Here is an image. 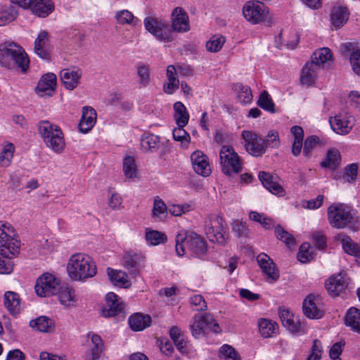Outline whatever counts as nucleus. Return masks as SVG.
Returning a JSON list of instances; mask_svg holds the SVG:
<instances>
[{"label": "nucleus", "instance_id": "obj_36", "mask_svg": "<svg viewBox=\"0 0 360 360\" xmlns=\"http://www.w3.org/2000/svg\"><path fill=\"white\" fill-rule=\"evenodd\" d=\"M258 328L261 335L267 338L277 333L278 326L275 321L270 319H260L258 321Z\"/></svg>", "mask_w": 360, "mask_h": 360}, {"label": "nucleus", "instance_id": "obj_43", "mask_svg": "<svg viewBox=\"0 0 360 360\" xmlns=\"http://www.w3.org/2000/svg\"><path fill=\"white\" fill-rule=\"evenodd\" d=\"M13 42H5L0 44V65L11 69V53Z\"/></svg>", "mask_w": 360, "mask_h": 360}, {"label": "nucleus", "instance_id": "obj_6", "mask_svg": "<svg viewBox=\"0 0 360 360\" xmlns=\"http://www.w3.org/2000/svg\"><path fill=\"white\" fill-rule=\"evenodd\" d=\"M244 18L252 25H257L270 20L268 8L261 2L247 1L242 8Z\"/></svg>", "mask_w": 360, "mask_h": 360}, {"label": "nucleus", "instance_id": "obj_56", "mask_svg": "<svg viewBox=\"0 0 360 360\" xmlns=\"http://www.w3.org/2000/svg\"><path fill=\"white\" fill-rule=\"evenodd\" d=\"M225 43V38L219 35H214L207 41L206 49L210 52H217Z\"/></svg>", "mask_w": 360, "mask_h": 360}, {"label": "nucleus", "instance_id": "obj_13", "mask_svg": "<svg viewBox=\"0 0 360 360\" xmlns=\"http://www.w3.org/2000/svg\"><path fill=\"white\" fill-rule=\"evenodd\" d=\"M347 286L346 275L342 273L330 276L325 283L326 289L333 297L345 295Z\"/></svg>", "mask_w": 360, "mask_h": 360}, {"label": "nucleus", "instance_id": "obj_4", "mask_svg": "<svg viewBox=\"0 0 360 360\" xmlns=\"http://www.w3.org/2000/svg\"><path fill=\"white\" fill-rule=\"evenodd\" d=\"M20 248V241L13 226L7 221H0V250L5 255H15Z\"/></svg>", "mask_w": 360, "mask_h": 360}, {"label": "nucleus", "instance_id": "obj_52", "mask_svg": "<svg viewBox=\"0 0 360 360\" xmlns=\"http://www.w3.org/2000/svg\"><path fill=\"white\" fill-rule=\"evenodd\" d=\"M185 127H178L173 130V138L181 143L182 148H187L191 140L190 135L184 129Z\"/></svg>", "mask_w": 360, "mask_h": 360}, {"label": "nucleus", "instance_id": "obj_61", "mask_svg": "<svg viewBox=\"0 0 360 360\" xmlns=\"http://www.w3.org/2000/svg\"><path fill=\"white\" fill-rule=\"evenodd\" d=\"M265 143V149L267 147L278 148L280 145V140L278 131L271 130L264 139Z\"/></svg>", "mask_w": 360, "mask_h": 360}, {"label": "nucleus", "instance_id": "obj_2", "mask_svg": "<svg viewBox=\"0 0 360 360\" xmlns=\"http://www.w3.org/2000/svg\"><path fill=\"white\" fill-rule=\"evenodd\" d=\"M176 252L182 257L190 252L196 257H203L207 252V245L204 239L193 232L181 231L176 236Z\"/></svg>", "mask_w": 360, "mask_h": 360}, {"label": "nucleus", "instance_id": "obj_21", "mask_svg": "<svg viewBox=\"0 0 360 360\" xmlns=\"http://www.w3.org/2000/svg\"><path fill=\"white\" fill-rule=\"evenodd\" d=\"M106 303L101 310L104 317L115 316L124 309V304L119 301V297L114 292H108L105 297Z\"/></svg>", "mask_w": 360, "mask_h": 360}, {"label": "nucleus", "instance_id": "obj_29", "mask_svg": "<svg viewBox=\"0 0 360 360\" xmlns=\"http://www.w3.org/2000/svg\"><path fill=\"white\" fill-rule=\"evenodd\" d=\"M344 323L352 332L360 334V309L354 307L348 309L344 317Z\"/></svg>", "mask_w": 360, "mask_h": 360}, {"label": "nucleus", "instance_id": "obj_24", "mask_svg": "<svg viewBox=\"0 0 360 360\" xmlns=\"http://www.w3.org/2000/svg\"><path fill=\"white\" fill-rule=\"evenodd\" d=\"M311 62L318 68H329L334 61L331 50L328 47H322L315 50L311 57Z\"/></svg>", "mask_w": 360, "mask_h": 360}, {"label": "nucleus", "instance_id": "obj_32", "mask_svg": "<svg viewBox=\"0 0 360 360\" xmlns=\"http://www.w3.org/2000/svg\"><path fill=\"white\" fill-rule=\"evenodd\" d=\"M151 318L149 315H143L140 313L134 314L129 319V324L131 330L141 331L150 326Z\"/></svg>", "mask_w": 360, "mask_h": 360}, {"label": "nucleus", "instance_id": "obj_3", "mask_svg": "<svg viewBox=\"0 0 360 360\" xmlns=\"http://www.w3.org/2000/svg\"><path fill=\"white\" fill-rule=\"evenodd\" d=\"M38 129L47 147L55 152H60L64 149V135L59 126L49 121L42 120L38 124Z\"/></svg>", "mask_w": 360, "mask_h": 360}, {"label": "nucleus", "instance_id": "obj_64", "mask_svg": "<svg viewBox=\"0 0 360 360\" xmlns=\"http://www.w3.org/2000/svg\"><path fill=\"white\" fill-rule=\"evenodd\" d=\"M347 102L352 107L360 110V92L351 91L347 96Z\"/></svg>", "mask_w": 360, "mask_h": 360}, {"label": "nucleus", "instance_id": "obj_30", "mask_svg": "<svg viewBox=\"0 0 360 360\" xmlns=\"http://www.w3.org/2000/svg\"><path fill=\"white\" fill-rule=\"evenodd\" d=\"M258 176L262 185L269 192L279 196H283L285 195L283 188L279 184L273 181V176L269 173L266 172H259Z\"/></svg>", "mask_w": 360, "mask_h": 360}, {"label": "nucleus", "instance_id": "obj_42", "mask_svg": "<svg viewBox=\"0 0 360 360\" xmlns=\"http://www.w3.org/2000/svg\"><path fill=\"white\" fill-rule=\"evenodd\" d=\"M160 138L153 134H150L142 137L141 147L145 151L155 152L160 146Z\"/></svg>", "mask_w": 360, "mask_h": 360}, {"label": "nucleus", "instance_id": "obj_58", "mask_svg": "<svg viewBox=\"0 0 360 360\" xmlns=\"http://www.w3.org/2000/svg\"><path fill=\"white\" fill-rule=\"evenodd\" d=\"M349 62L353 72L360 76V49L351 52Z\"/></svg>", "mask_w": 360, "mask_h": 360}, {"label": "nucleus", "instance_id": "obj_37", "mask_svg": "<svg viewBox=\"0 0 360 360\" xmlns=\"http://www.w3.org/2000/svg\"><path fill=\"white\" fill-rule=\"evenodd\" d=\"M29 325L31 328L43 333H50L54 328L53 321L45 316L31 320Z\"/></svg>", "mask_w": 360, "mask_h": 360}, {"label": "nucleus", "instance_id": "obj_16", "mask_svg": "<svg viewBox=\"0 0 360 360\" xmlns=\"http://www.w3.org/2000/svg\"><path fill=\"white\" fill-rule=\"evenodd\" d=\"M257 261L268 282L273 283L279 278V271L269 256L260 253L257 257Z\"/></svg>", "mask_w": 360, "mask_h": 360}, {"label": "nucleus", "instance_id": "obj_48", "mask_svg": "<svg viewBox=\"0 0 360 360\" xmlns=\"http://www.w3.org/2000/svg\"><path fill=\"white\" fill-rule=\"evenodd\" d=\"M192 166L196 174L207 177L211 174V167L206 159H191Z\"/></svg>", "mask_w": 360, "mask_h": 360}, {"label": "nucleus", "instance_id": "obj_26", "mask_svg": "<svg viewBox=\"0 0 360 360\" xmlns=\"http://www.w3.org/2000/svg\"><path fill=\"white\" fill-rule=\"evenodd\" d=\"M143 262L144 257L142 255L133 251L125 252L122 258V265L131 274L134 275L138 274Z\"/></svg>", "mask_w": 360, "mask_h": 360}, {"label": "nucleus", "instance_id": "obj_8", "mask_svg": "<svg viewBox=\"0 0 360 360\" xmlns=\"http://www.w3.org/2000/svg\"><path fill=\"white\" fill-rule=\"evenodd\" d=\"M328 219L331 226L343 229L353 221L351 209L344 204H333L328 209Z\"/></svg>", "mask_w": 360, "mask_h": 360}, {"label": "nucleus", "instance_id": "obj_57", "mask_svg": "<svg viewBox=\"0 0 360 360\" xmlns=\"http://www.w3.org/2000/svg\"><path fill=\"white\" fill-rule=\"evenodd\" d=\"M275 234L277 238L284 242L288 247H292L295 245V238L288 232L285 231L282 226H277L275 229Z\"/></svg>", "mask_w": 360, "mask_h": 360}, {"label": "nucleus", "instance_id": "obj_14", "mask_svg": "<svg viewBox=\"0 0 360 360\" xmlns=\"http://www.w3.org/2000/svg\"><path fill=\"white\" fill-rule=\"evenodd\" d=\"M56 84L57 78L55 74H45L39 80L35 92L41 98L51 97L56 92Z\"/></svg>", "mask_w": 360, "mask_h": 360}, {"label": "nucleus", "instance_id": "obj_47", "mask_svg": "<svg viewBox=\"0 0 360 360\" xmlns=\"http://www.w3.org/2000/svg\"><path fill=\"white\" fill-rule=\"evenodd\" d=\"M115 18L118 23L121 25H129L136 26L139 20L134 17L133 13L128 10H122L116 13Z\"/></svg>", "mask_w": 360, "mask_h": 360}, {"label": "nucleus", "instance_id": "obj_11", "mask_svg": "<svg viewBox=\"0 0 360 360\" xmlns=\"http://www.w3.org/2000/svg\"><path fill=\"white\" fill-rule=\"evenodd\" d=\"M60 281L53 275L45 273L39 276L35 284V291L39 297H49L59 290Z\"/></svg>", "mask_w": 360, "mask_h": 360}, {"label": "nucleus", "instance_id": "obj_39", "mask_svg": "<svg viewBox=\"0 0 360 360\" xmlns=\"http://www.w3.org/2000/svg\"><path fill=\"white\" fill-rule=\"evenodd\" d=\"M290 133L293 136L292 153L293 155L297 156L303 146L304 131L300 126H293L290 128Z\"/></svg>", "mask_w": 360, "mask_h": 360}, {"label": "nucleus", "instance_id": "obj_19", "mask_svg": "<svg viewBox=\"0 0 360 360\" xmlns=\"http://www.w3.org/2000/svg\"><path fill=\"white\" fill-rule=\"evenodd\" d=\"M320 297L309 295L302 303L303 312L306 316L312 319H319L323 316V311L319 306Z\"/></svg>", "mask_w": 360, "mask_h": 360}, {"label": "nucleus", "instance_id": "obj_50", "mask_svg": "<svg viewBox=\"0 0 360 360\" xmlns=\"http://www.w3.org/2000/svg\"><path fill=\"white\" fill-rule=\"evenodd\" d=\"M168 212V207L165 202L158 196H156L153 200L152 209V215L153 217L162 219Z\"/></svg>", "mask_w": 360, "mask_h": 360}, {"label": "nucleus", "instance_id": "obj_23", "mask_svg": "<svg viewBox=\"0 0 360 360\" xmlns=\"http://www.w3.org/2000/svg\"><path fill=\"white\" fill-rule=\"evenodd\" d=\"M30 3L29 10L38 18H44L48 17L55 9L53 0H31Z\"/></svg>", "mask_w": 360, "mask_h": 360}, {"label": "nucleus", "instance_id": "obj_7", "mask_svg": "<svg viewBox=\"0 0 360 360\" xmlns=\"http://www.w3.org/2000/svg\"><path fill=\"white\" fill-rule=\"evenodd\" d=\"M189 328L195 338L203 336L207 330H211L215 333L221 331L219 324L210 314H195L190 322Z\"/></svg>", "mask_w": 360, "mask_h": 360}, {"label": "nucleus", "instance_id": "obj_34", "mask_svg": "<svg viewBox=\"0 0 360 360\" xmlns=\"http://www.w3.org/2000/svg\"><path fill=\"white\" fill-rule=\"evenodd\" d=\"M4 305L11 314H16L20 310V299L18 293L7 291L4 294Z\"/></svg>", "mask_w": 360, "mask_h": 360}, {"label": "nucleus", "instance_id": "obj_31", "mask_svg": "<svg viewBox=\"0 0 360 360\" xmlns=\"http://www.w3.org/2000/svg\"><path fill=\"white\" fill-rule=\"evenodd\" d=\"M174 120L178 127H186L189 121L190 115L184 104L180 101L175 102L173 105Z\"/></svg>", "mask_w": 360, "mask_h": 360}, {"label": "nucleus", "instance_id": "obj_20", "mask_svg": "<svg viewBox=\"0 0 360 360\" xmlns=\"http://www.w3.org/2000/svg\"><path fill=\"white\" fill-rule=\"evenodd\" d=\"M279 316L283 326L292 333H304L303 325L288 309H280Z\"/></svg>", "mask_w": 360, "mask_h": 360}, {"label": "nucleus", "instance_id": "obj_54", "mask_svg": "<svg viewBox=\"0 0 360 360\" xmlns=\"http://www.w3.org/2000/svg\"><path fill=\"white\" fill-rule=\"evenodd\" d=\"M257 104L260 108H262L264 110H266L270 112H275V105L272 101V98L271 96L268 94V92L266 91H264L259 95V98L257 101Z\"/></svg>", "mask_w": 360, "mask_h": 360}, {"label": "nucleus", "instance_id": "obj_46", "mask_svg": "<svg viewBox=\"0 0 360 360\" xmlns=\"http://www.w3.org/2000/svg\"><path fill=\"white\" fill-rule=\"evenodd\" d=\"M18 15V12L12 6H1L0 7V26L13 21Z\"/></svg>", "mask_w": 360, "mask_h": 360}, {"label": "nucleus", "instance_id": "obj_49", "mask_svg": "<svg viewBox=\"0 0 360 360\" xmlns=\"http://www.w3.org/2000/svg\"><path fill=\"white\" fill-rule=\"evenodd\" d=\"M151 69L148 65L139 63L137 65L139 82L143 87H146L150 83Z\"/></svg>", "mask_w": 360, "mask_h": 360}, {"label": "nucleus", "instance_id": "obj_55", "mask_svg": "<svg viewBox=\"0 0 360 360\" xmlns=\"http://www.w3.org/2000/svg\"><path fill=\"white\" fill-rule=\"evenodd\" d=\"M358 165L356 163H352L347 165L342 174L343 179L348 183L352 184L356 181L358 174Z\"/></svg>", "mask_w": 360, "mask_h": 360}, {"label": "nucleus", "instance_id": "obj_9", "mask_svg": "<svg viewBox=\"0 0 360 360\" xmlns=\"http://www.w3.org/2000/svg\"><path fill=\"white\" fill-rule=\"evenodd\" d=\"M355 122V117L345 111L340 112L329 118L332 130L340 135L348 134L353 129Z\"/></svg>", "mask_w": 360, "mask_h": 360}, {"label": "nucleus", "instance_id": "obj_15", "mask_svg": "<svg viewBox=\"0 0 360 360\" xmlns=\"http://www.w3.org/2000/svg\"><path fill=\"white\" fill-rule=\"evenodd\" d=\"M59 76L64 87L72 91L80 84L82 71L77 67L65 68L60 72Z\"/></svg>", "mask_w": 360, "mask_h": 360}, {"label": "nucleus", "instance_id": "obj_33", "mask_svg": "<svg viewBox=\"0 0 360 360\" xmlns=\"http://www.w3.org/2000/svg\"><path fill=\"white\" fill-rule=\"evenodd\" d=\"M48 42V32L44 30L40 31L34 41V52L42 59L49 58V52L46 50Z\"/></svg>", "mask_w": 360, "mask_h": 360}, {"label": "nucleus", "instance_id": "obj_5", "mask_svg": "<svg viewBox=\"0 0 360 360\" xmlns=\"http://www.w3.org/2000/svg\"><path fill=\"white\" fill-rule=\"evenodd\" d=\"M144 26L146 30L160 41L169 43L175 39L172 27L165 20L148 17L144 20Z\"/></svg>", "mask_w": 360, "mask_h": 360}, {"label": "nucleus", "instance_id": "obj_10", "mask_svg": "<svg viewBox=\"0 0 360 360\" xmlns=\"http://www.w3.org/2000/svg\"><path fill=\"white\" fill-rule=\"evenodd\" d=\"M241 138L243 140L245 148L250 155L259 157L264 153V141L257 132L243 130L241 132Z\"/></svg>", "mask_w": 360, "mask_h": 360}, {"label": "nucleus", "instance_id": "obj_63", "mask_svg": "<svg viewBox=\"0 0 360 360\" xmlns=\"http://www.w3.org/2000/svg\"><path fill=\"white\" fill-rule=\"evenodd\" d=\"M219 352L225 357L232 360H240L235 349L229 345H224L219 349Z\"/></svg>", "mask_w": 360, "mask_h": 360}, {"label": "nucleus", "instance_id": "obj_41", "mask_svg": "<svg viewBox=\"0 0 360 360\" xmlns=\"http://www.w3.org/2000/svg\"><path fill=\"white\" fill-rule=\"evenodd\" d=\"M221 170L224 174L231 176L241 171L240 159H220Z\"/></svg>", "mask_w": 360, "mask_h": 360}, {"label": "nucleus", "instance_id": "obj_18", "mask_svg": "<svg viewBox=\"0 0 360 360\" xmlns=\"http://www.w3.org/2000/svg\"><path fill=\"white\" fill-rule=\"evenodd\" d=\"M171 23L172 31L176 32H186L190 30L188 15L181 7H176L171 13Z\"/></svg>", "mask_w": 360, "mask_h": 360}, {"label": "nucleus", "instance_id": "obj_45", "mask_svg": "<svg viewBox=\"0 0 360 360\" xmlns=\"http://www.w3.org/2000/svg\"><path fill=\"white\" fill-rule=\"evenodd\" d=\"M145 238L148 244L158 245L167 241V236L160 231L150 229H146Z\"/></svg>", "mask_w": 360, "mask_h": 360}, {"label": "nucleus", "instance_id": "obj_40", "mask_svg": "<svg viewBox=\"0 0 360 360\" xmlns=\"http://www.w3.org/2000/svg\"><path fill=\"white\" fill-rule=\"evenodd\" d=\"M58 298L60 302L66 307L75 306L77 300L74 289L68 285L59 287Z\"/></svg>", "mask_w": 360, "mask_h": 360}, {"label": "nucleus", "instance_id": "obj_38", "mask_svg": "<svg viewBox=\"0 0 360 360\" xmlns=\"http://www.w3.org/2000/svg\"><path fill=\"white\" fill-rule=\"evenodd\" d=\"M107 273L110 280L115 285L123 288H129L131 285L128 275L124 271L108 268Z\"/></svg>", "mask_w": 360, "mask_h": 360}, {"label": "nucleus", "instance_id": "obj_60", "mask_svg": "<svg viewBox=\"0 0 360 360\" xmlns=\"http://www.w3.org/2000/svg\"><path fill=\"white\" fill-rule=\"evenodd\" d=\"M191 210V205L188 203L176 205L172 204L169 205L168 212L173 216L179 217L183 214L188 212Z\"/></svg>", "mask_w": 360, "mask_h": 360}, {"label": "nucleus", "instance_id": "obj_51", "mask_svg": "<svg viewBox=\"0 0 360 360\" xmlns=\"http://www.w3.org/2000/svg\"><path fill=\"white\" fill-rule=\"evenodd\" d=\"M250 220L259 223L265 229H271L274 224L273 220L264 214L251 211L249 214Z\"/></svg>", "mask_w": 360, "mask_h": 360}, {"label": "nucleus", "instance_id": "obj_1", "mask_svg": "<svg viewBox=\"0 0 360 360\" xmlns=\"http://www.w3.org/2000/svg\"><path fill=\"white\" fill-rule=\"evenodd\" d=\"M67 271L72 280L83 281L94 277L96 274L97 269L91 257L83 253H77L69 259Z\"/></svg>", "mask_w": 360, "mask_h": 360}, {"label": "nucleus", "instance_id": "obj_28", "mask_svg": "<svg viewBox=\"0 0 360 360\" xmlns=\"http://www.w3.org/2000/svg\"><path fill=\"white\" fill-rule=\"evenodd\" d=\"M166 81L163 84V91L169 95L173 94L179 86L176 68L168 65L166 70Z\"/></svg>", "mask_w": 360, "mask_h": 360}, {"label": "nucleus", "instance_id": "obj_53", "mask_svg": "<svg viewBox=\"0 0 360 360\" xmlns=\"http://www.w3.org/2000/svg\"><path fill=\"white\" fill-rule=\"evenodd\" d=\"M123 171L127 178H136L138 176V169L135 159H124Z\"/></svg>", "mask_w": 360, "mask_h": 360}, {"label": "nucleus", "instance_id": "obj_17", "mask_svg": "<svg viewBox=\"0 0 360 360\" xmlns=\"http://www.w3.org/2000/svg\"><path fill=\"white\" fill-rule=\"evenodd\" d=\"M13 53H11V63L10 70H19L25 73L30 67L29 58L24 49L17 44H13Z\"/></svg>", "mask_w": 360, "mask_h": 360}, {"label": "nucleus", "instance_id": "obj_25", "mask_svg": "<svg viewBox=\"0 0 360 360\" xmlns=\"http://www.w3.org/2000/svg\"><path fill=\"white\" fill-rule=\"evenodd\" d=\"M87 338L90 339L91 342L89 345V349L84 356V360H98L103 351V343L101 338L93 333H89Z\"/></svg>", "mask_w": 360, "mask_h": 360}, {"label": "nucleus", "instance_id": "obj_62", "mask_svg": "<svg viewBox=\"0 0 360 360\" xmlns=\"http://www.w3.org/2000/svg\"><path fill=\"white\" fill-rule=\"evenodd\" d=\"M319 144V139L316 136L307 137L304 143L303 153L305 156L309 155V153Z\"/></svg>", "mask_w": 360, "mask_h": 360}, {"label": "nucleus", "instance_id": "obj_12", "mask_svg": "<svg viewBox=\"0 0 360 360\" xmlns=\"http://www.w3.org/2000/svg\"><path fill=\"white\" fill-rule=\"evenodd\" d=\"M205 231L207 237L212 243L224 244L226 241V231L223 226V219L214 217L205 221Z\"/></svg>", "mask_w": 360, "mask_h": 360}, {"label": "nucleus", "instance_id": "obj_44", "mask_svg": "<svg viewBox=\"0 0 360 360\" xmlns=\"http://www.w3.org/2000/svg\"><path fill=\"white\" fill-rule=\"evenodd\" d=\"M236 98L239 103L243 105L250 104L252 101V93L251 89L248 86L237 84L235 86Z\"/></svg>", "mask_w": 360, "mask_h": 360}, {"label": "nucleus", "instance_id": "obj_27", "mask_svg": "<svg viewBox=\"0 0 360 360\" xmlns=\"http://www.w3.org/2000/svg\"><path fill=\"white\" fill-rule=\"evenodd\" d=\"M97 115L96 110L89 106L82 108V116L79 123V130L84 134L92 129L96 122Z\"/></svg>", "mask_w": 360, "mask_h": 360}, {"label": "nucleus", "instance_id": "obj_22", "mask_svg": "<svg viewBox=\"0 0 360 360\" xmlns=\"http://www.w3.org/2000/svg\"><path fill=\"white\" fill-rule=\"evenodd\" d=\"M349 11L347 7L342 5L334 6L330 11V21L333 29L339 30L348 21Z\"/></svg>", "mask_w": 360, "mask_h": 360}, {"label": "nucleus", "instance_id": "obj_59", "mask_svg": "<svg viewBox=\"0 0 360 360\" xmlns=\"http://www.w3.org/2000/svg\"><path fill=\"white\" fill-rule=\"evenodd\" d=\"M341 243L342 248L347 254L354 256L356 254L359 245L353 242L350 237L344 236L341 239Z\"/></svg>", "mask_w": 360, "mask_h": 360}, {"label": "nucleus", "instance_id": "obj_35", "mask_svg": "<svg viewBox=\"0 0 360 360\" xmlns=\"http://www.w3.org/2000/svg\"><path fill=\"white\" fill-rule=\"evenodd\" d=\"M317 76V67L313 63H307L303 67L300 81L306 86L311 85L314 83Z\"/></svg>", "mask_w": 360, "mask_h": 360}]
</instances>
